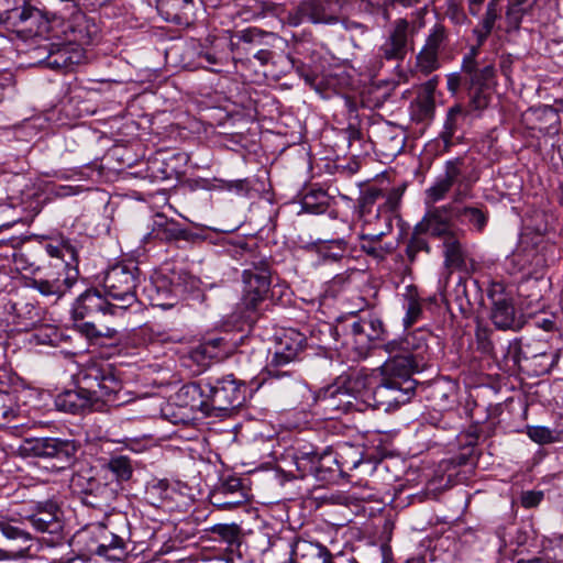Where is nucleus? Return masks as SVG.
Masks as SVG:
<instances>
[{"label": "nucleus", "instance_id": "nucleus-43", "mask_svg": "<svg viewBox=\"0 0 563 563\" xmlns=\"http://www.w3.org/2000/svg\"><path fill=\"white\" fill-rule=\"evenodd\" d=\"M325 456H321L316 451L298 450L294 461L300 477L313 475L320 472L321 462Z\"/></svg>", "mask_w": 563, "mask_h": 563}, {"label": "nucleus", "instance_id": "nucleus-41", "mask_svg": "<svg viewBox=\"0 0 563 563\" xmlns=\"http://www.w3.org/2000/svg\"><path fill=\"white\" fill-rule=\"evenodd\" d=\"M511 262L527 274L538 273L545 265V258L534 247H522L512 254Z\"/></svg>", "mask_w": 563, "mask_h": 563}, {"label": "nucleus", "instance_id": "nucleus-64", "mask_svg": "<svg viewBox=\"0 0 563 563\" xmlns=\"http://www.w3.org/2000/svg\"><path fill=\"white\" fill-rule=\"evenodd\" d=\"M343 133L350 147H352L355 142H360L363 139L361 130L353 123H350L349 126L343 130Z\"/></svg>", "mask_w": 563, "mask_h": 563}, {"label": "nucleus", "instance_id": "nucleus-61", "mask_svg": "<svg viewBox=\"0 0 563 563\" xmlns=\"http://www.w3.org/2000/svg\"><path fill=\"white\" fill-rule=\"evenodd\" d=\"M9 402H11L10 394L0 391V426L4 424L13 413Z\"/></svg>", "mask_w": 563, "mask_h": 563}, {"label": "nucleus", "instance_id": "nucleus-53", "mask_svg": "<svg viewBox=\"0 0 563 563\" xmlns=\"http://www.w3.org/2000/svg\"><path fill=\"white\" fill-rule=\"evenodd\" d=\"M423 232H417L416 227L409 238L406 246V255L410 263H413L420 253L429 254L431 251L430 244L426 238H423Z\"/></svg>", "mask_w": 563, "mask_h": 563}, {"label": "nucleus", "instance_id": "nucleus-50", "mask_svg": "<svg viewBox=\"0 0 563 563\" xmlns=\"http://www.w3.org/2000/svg\"><path fill=\"white\" fill-rule=\"evenodd\" d=\"M209 531L225 542L229 548L238 547L241 540V528L235 523H218Z\"/></svg>", "mask_w": 563, "mask_h": 563}, {"label": "nucleus", "instance_id": "nucleus-34", "mask_svg": "<svg viewBox=\"0 0 563 563\" xmlns=\"http://www.w3.org/2000/svg\"><path fill=\"white\" fill-rule=\"evenodd\" d=\"M76 272L75 275H70L68 272L60 269L57 272L56 277L33 279L32 286L44 296L60 298L76 283Z\"/></svg>", "mask_w": 563, "mask_h": 563}, {"label": "nucleus", "instance_id": "nucleus-49", "mask_svg": "<svg viewBox=\"0 0 563 563\" xmlns=\"http://www.w3.org/2000/svg\"><path fill=\"white\" fill-rule=\"evenodd\" d=\"M106 467L115 476V481L113 483L119 486L121 482L129 481L133 474L131 460L125 455L112 456L108 461Z\"/></svg>", "mask_w": 563, "mask_h": 563}, {"label": "nucleus", "instance_id": "nucleus-42", "mask_svg": "<svg viewBox=\"0 0 563 563\" xmlns=\"http://www.w3.org/2000/svg\"><path fill=\"white\" fill-rule=\"evenodd\" d=\"M455 219L462 224L472 227L477 232H483L488 222L487 210L473 206L455 207Z\"/></svg>", "mask_w": 563, "mask_h": 563}, {"label": "nucleus", "instance_id": "nucleus-57", "mask_svg": "<svg viewBox=\"0 0 563 563\" xmlns=\"http://www.w3.org/2000/svg\"><path fill=\"white\" fill-rule=\"evenodd\" d=\"M325 199L324 192H310L306 194L301 200V209L307 213H322L324 212L327 206L324 201H319L318 199Z\"/></svg>", "mask_w": 563, "mask_h": 563}, {"label": "nucleus", "instance_id": "nucleus-24", "mask_svg": "<svg viewBox=\"0 0 563 563\" xmlns=\"http://www.w3.org/2000/svg\"><path fill=\"white\" fill-rule=\"evenodd\" d=\"M463 167V158L448 161L444 166V174L440 175L434 184L426 190V203L433 205L444 199L452 186L459 181L462 176Z\"/></svg>", "mask_w": 563, "mask_h": 563}, {"label": "nucleus", "instance_id": "nucleus-22", "mask_svg": "<svg viewBox=\"0 0 563 563\" xmlns=\"http://www.w3.org/2000/svg\"><path fill=\"white\" fill-rule=\"evenodd\" d=\"M489 297L492 299L490 319L495 327L500 330L515 329L517 321L512 298L504 292L499 284L493 286Z\"/></svg>", "mask_w": 563, "mask_h": 563}, {"label": "nucleus", "instance_id": "nucleus-15", "mask_svg": "<svg viewBox=\"0 0 563 563\" xmlns=\"http://www.w3.org/2000/svg\"><path fill=\"white\" fill-rule=\"evenodd\" d=\"M11 30L23 40L33 37L55 40L53 37V16L48 18L30 2L24 7L23 14L19 15Z\"/></svg>", "mask_w": 563, "mask_h": 563}, {"label": "nucleus", "instance_id": "nucleus-21", "mask_svg": "<svg viewBox=\"0 0 563 563\" xmlns=\"http://www.w3.org/2000/svg\"><path fill=\"white\" fill-rule=\"evenodd\" d=\"M387 353H402L411 358V362L420 365L426 364V353L428 350L426 333L421 330L407 333L404 338L393 340L384 345Z\"/></svg>", "mask_w": 563, "mask_h": 563}, {"label": "nucleus", "instance_id": "nucleus-7", "mask_svg": "<svg viewBox=\"0 0 563 563\" xmlns=\"http://www.w3.org/2000/svg\"><path fill=\"white\" fill-rule=\"evenodd\" d=\"M70 489L88 507L106 510L118 497L119 485L95 476L91 471H80L70 478Z\"/></svg>", "mask_w": 563, "mask_h": 563}, {"label": "nucleus", "instance_id": "nucleus-5", "mask_svg": "<svg viewBox=\"0 0 563 563\" xmlns=\"http://www.w3.org/2000/svg\"><path fill=\"white\" fill-rule=\"evenodd\" d=\"M79 450V443L62 438H25L18 446V454L24 459L37 457L47 460L56 470L70 467Z\"/></svg>", "mask_w": 563, "mask_h": 563}, {"label": "nucleus", "instance_id": "nucleus-14", "mask_svg": "<svg viewBox=\"0 0 563 563\" xmlns=\"http://www.w3.org/2000/svg\"><path fill=\"white\" fill-rule=\"evenodd\" d=\"M462 199V194L457 191L454 196L453 202L440 206L431 207L428 209L420 222L416 224L417 232H423L431 236L442 239L443 241L454 235L452 227V219L455 218L454 202Z\"/></svg>", "mask_w": 563, "mask_h": 563}, {"label": "nucleus", "instance_id": "nucleus-13", "mask_svg": "<svg viewBox=\"0 0 563 563\" xmlns=\"http://www.w3.org/2000/svg\"><path fill=\"white\" fill-rule=\"evenodd\" d=\"M449 43V31L442 23L430 27L421 49L416 55V68L428 76L440 68V55Z\"/></svg>", "mask_w": 563, "mask_h": 563}, {"label": "nucleus", "instance_id": "nucleus-10", "mask_svg": "<svg viewBox=\"0 0 563 563\" xmlns=\"http://www.w3.org/2000/svg\"><path fill=\"white\" fill-rule=\"evenodd\" d=\"M347 0H301L288 12L287 23L298 26L305 21L312 24L334 25L341 22Z\"/></svg>", "mask_w": 563, "mask_h": 563}, {"label": "nucleus", "instance_id": "nucleus-39", "mask_svg": "<svg viewBox=\"0 0 563 563\" xmlns=\"http://www.w3.org/2000/svg\"><path fill=\"white\" fill-rule=\"evenodd\" d=\"M444 265L450 269L466 271V252L456 234L448 236L443 241Z\"/></svg>", "mask_w": 563, "mask_h": 563}, {"label": "nucleus", "instance_id": "nucleus-30", "mask_svg": "<svg viewBox=\"0 0 563 563\" xmlns=\"http://www.w3.org/2000/svg\"><path fill=\"white\" fill-rule=\"evenodd\" d=\"M143 296L153 307L172 308L177 302V295L168 278L158 276L148 280L142 290Z\"/></svg>", "mask_w": 563, "mask_h": 563}, {"label": "nucleus", "instance_id": "nucleus-20", "mask_svg": "<svg viewBox=\"0 0 563 563\" xmlns=\"http://www.w3.org/2000/svg\"><path fill=\"white\" fill-rule=\"evenodd\" d=\"M378 228L372 229V224H362L360 232L361 250L374 260L383 261L394 250L391 244H383V238L393 229L389 218L386 217V224L377 223Z\"/></svg>", "mask_w": 563, "mask_h": 563}, {"label": "nucleus", "instance_id": "nucleus-54", "mask_svg": "<svg viewBox=\"0 0 563 563\" xmlns=\"http://www.w3.org/2000/svg\"><path fill=\"white\" fill-rule=\"evenodd\" d=\"M338 457L341 466L351 471L362 463L363 450L360 446L344 443L339 448Z\"/></svg>", "mask_w": 563, "mask_h": 563}, {"label": "nucleus", "instance_id": "nucleus-44", "mask_svg": "<svg viewBox=\"0 0 563 563\" xmlns=\"http://www.w3.org/2000/svg\"><path fill=\"white\" fill-rule=\"evenodd\" d=\"M530 9L531 5L529 4V0H508L505 12V31H518L521 26L523 16L530 11Z\"/></svg>", "mask_w": 563, "mask_h": 563}, {"label": "nucleus", "instance_id": "nucleus-2", "mask_svg": "<svg viewBox=\"0 0 563 563\" xmlns=\"http://www.w3.org/2000/svg\"><path fill=\"white\" fill-rule=\"evenodd\" d=\"M406 184L398 186L369 185L361 190L357 199V212L362 224H386V217L393 224V219L398 217Z\"/></svg>", "mask_w": 563, "mask_h": 563}, {"label": "nucleus", "instance_id": "nucleus-51", "mask_svg": "<svg viewBox=\"0 0 563 563\" xmlns=\"http://www.w3.org/2000/svg\"><path fill=\"white\" fill-rule=\"evenodd\" d=\"M391 386V400L394 401V407H398L404 405L410 400L416 390V380L415 379H405V380H393Z\"/></svg>", "mask_w": 563, "mask_h": 563}, {"label": "nucleus", "instance_id": "nucleus-55", "mask_svg": "<svg viewBox=\"0 0 563 563\" xmlns=\"http://www.w3.org/2000/svg\"><path fill=\"white\" fill-rule=\"evenodd\" d=\"M412 108V117L417 121H426L433 117L434 114V100L432 96H424L422 98H418L411 106Z\"/></svg>", "mask_w": 563, "mask_h": 563}, {"label": "nucleus", "instance_id": "nucleus-8", "mask_svg": "<svg viewBox=\"0 0 563 563\" xmlns=\"http://www.w3.org/2000/svg\"><path fill=\"white\" fill-rule=\"evenodd\" d=\"M423 24V20L410 22L404 18L396 19L377 48L376 57L379 62H402L407 54L413 51L415 36Z\"/></svg>", "mask_w": 563, "mask_h": 563}, {"label": "nucleus", "instance_id": "nucleus-25", "mask_svg": "<svg viewBox=\"0 0 563 563\" xmlns=\"http://www.w3.org/2000/svg\"><path fill=\"white\" fill-rule=\"evenodd\" d=\"M212 504L220 509L232 510L247 500L240 478L230 476L224 479L213 492Z\"/></svg>", "mask_w": 563, "mask_h": 563}, {"label": "nucleus", "instance_id": "nucleus-59", "mask_svg": "<svg viewBox=\"0 0 563 563\" xmlns=\"http://www.w3.org/2000/svg\"><path fill=\"white\" fill-rule=\"evenodd\" d=\"M95 319H86L84 321H79L80 323H77L76 327L78 331L84 334L88 339H98L101 336H111L108 333H103L102 331L98 330L95 322Z\"/></svg>", "mask_w": 563, "mask_h": 563}, {"label": "nucleus", "instance_id": "nucleus-56", "mask_svg": "<svg viewBox=\"0 0 563 563\" xmlns=\"http://www.w3.org/2000/svg\"><path fill=\"white\" fill-rule=\"evenodd\" d=\"M527 434L538 444H550L559 441V435L553 430L543 426L528 427Z\"/></svg>", "mask_w": 563, "mask_h": 563}, {"label": "nucleus", "instance_id": "nucleus-63", "mask_svg": "<svg viewBox=\"0 0 563 563\" xmlns=\"http://www.w3.org/2000/svg\"><path fill=\"white\" fill-rule=\"evenodd\" d=\"M448 90L456 93L462 85L465 86V75L460 73H452L446 76Z\"/></svg>", "mask_w": 563, "mask_h": 563}, {"label": "nucleus", "instance_id": "nucleus-18", "mask_svg": "<svg viewBox=\"0 0 563 563\" xmlns=\"http://www.w3.org/2000/svg\"><path fill=\"white\" fill-rule=\"evenodd\" d=\"M42 44L35 53L43 52L45 56L38 59L40 65L54 70H65L79 63L80 52L70 43L63 40H49Z\"/></svg>", "mask_w": 563, "mask_h": 563}, {"label": "nucleus", "instance_id": "nucleus-58", "mask_svg": "<svg viewBox=\"0 0 563 563\" xmlns=\"http://www.w3.org/2000/svg\"><path fill=\"white\" fill-rule=\"evenodd\" d=\"M468 89L470 104L474 110H483L487 108L490 101V96L486 91L487 87H473L465 86Z\"/></svg>", "mask_w": 563, "mask_h": 563}, {"label": "nucleus", "instance_id": "nucleus-6", "mask_svg": "<svg viewBox=\"0 0 563 563\" xmlns=\"http://www.w3.org/2000/svg\"><path fill=\"white\" fill-rule=\"evenodd\" d=\"M247 386L233 374L206 379L209 416L220 417L241 407L246 400Z\"/></svg>", "mask_w": 563, "mask_h": 563}, {"label": "nucleus", "instance_id": "nucleus-27", "mask_svg": "<svg viewBox=\"0 0 563 563\" xmlns=\"http://www.w3.org/2000/svg\"><path fill=\"white\" fill-rule=\"evenodd\" d=\"M150 235L168 243L178 241L191 242L197 238L191 230L162 213L155 214Z\"/></svg>", "mask_w": 563, "mask_h": 563}, {"label": "nucleus", "instance_id": "nucleus-12", "mask_svg": "<svg viewBox=\"0 0 563 563\" xmlns=\"http://www.w3.org/2000/svg\"><path fill=\"white\" fill-rule=\"evenodd\" d=\"M32 534L21 527L18 519L0 517V560L31 558Z\"/></svg>", "mask_w": 563, "mask_h": 563}, {"label": "nucleus", "instance_id": "nucleus-62", "mask_svg": "<svg viewBox=\"0 0 563 563\" xmlns=\"http://www.w3.org/2000/svg\"><path fill=\"white\" fill-rule=\"evenodd\" d=\"M543 499V493L542 492H525L521 496V505L525 508H532L538 506L541 500Z\"/></svg>", "mask_w": 563, "mask_h": 563}, {"label": "nucleus", "instance_id": "nucleus-33", "mask_svg": "<svg viewBox=\"0 0 563 563\" xmlns=\"http://www.w3.org/2000/svg\"><path fill=\"white\" fill-rule=\"evenodd\" d=\"M291 563H333V561L327 547L300 538L292 550Z\"/></svg>", "mask_w": 563, "mask_h": 563}, {"label": "nucleus", "instance_id": "nucleus-19", "mask_svg": "<svg viewBox=\"0 0 563 563\" xmlns=\"http://www.w3.org/2000/svg\"><path fill=\"white\" fill-rule=\"evenodd\" d=\"M238 349L233 334L224 332L206 338L190 352L192 361L202 364L207 360H223L232 355Z\"/></svg>", "mask_w": 563, "mask_h": 563}, {"label": "nucleus", "instance_id": "nucleus-1", "mask_svg": "<svg viewBox=\"0 0 563 563\" xmlns=\"http://www.w3.org/2000/svg\"><path fill=\"white\" fill-rule=\"evenodd\" d=\"M76 389L65 390L55 399L58 410L79 413L86 409L103 411L128 402L121 395L122 382L110 364L90 363L76 375Z\"/></svg>", "mask_w": 563, "mask_h": 563}, {"label": "nucleus", "instance_id": "nucleus-26", "mask_svg": "<svg viewBox=\"0 0 563 563\" xmlns=\"http://www.w3.org/2000/svg\"><path fill=\"white\" fill-rule=\"evenodd\" d=\"M25 520H27L37 532L58 534L63 530L59 508L53 501L37 504L34 511L29 515Z\"/></svg>", "mask_w": 563, "mask_h": 563}, {"label": "nucleus", "instance_id": "nucleus-46", "mask_svg": "<svg viewBox=\"0 0 563 563\" xmlns=\"http://www.w3.org/2000/svg\"><path fill=\"white\" fill-rule=\"evenodd\" d=\"M299 539L300 538H297L296 534L290 530L280 532L278 536L269 539L268 551H271L273 554L287 558L291 563L292 550L295 549V544H297Z\"/></svg>", "mask_w": 563, "mask_h": 563}, {"label": "nucleus", "instance_id": "nucleus-4", "mask_svg": "<svg viewBox=\"0 0 563 563\" xmlns=\"http://www.w3.org/2000/svg\"><path fill=\"white\" fill-rule=\"evenodd\" d=\"M249 266L242 273L243 305L247 311L260 310L271 290L273 260L260 253H250L245 258Z\"/></svg>", "mask_w": 563, "mask_h": 563}, {"label": "nucleus", "instance_id": "nucleus-29", "mask_svg": "<svg viewBox=\"0 0 563 563\" xmlns=\"http://www.w3.org/2000/svg\"><path fill=\"white\" fill-rule=\"evenodd\" d=\"M350 332L354 336L355 343L362 347L369 346L375 341H380L385 335L383 321L375 314L361 317L350 324Z\"/></svg>", "mask_w": 563, "mask_h": 563}, {"label": "nucleus", "instance_id": "nucleus-23", "mask_svg": "<svg viewBox=\"0 0 563 563\" xmlns=\"http://www.w3.org/2000/svg\"><path fill=\"white\" fill-rule=\"evenodd\" d=\"M478 45L471 47L470 52L463 57L462 74L465 75V86L473 87H488L495 78V66L489 63L479 67L477 56L479 53Z\"/></svg>", "mask_w": 563, "mask_h": 563}, {"label": "nucleus", "instance_id": "nucleus-45", "mask_svg": "<svg viewBox=\"0 0 563 563\" xmlns=\"http://www.w3.org/2000/svg\"><path fill=\"white\" fill-rule=\"evenodd\" d=\"M314 246L316 252L324 262H339L347 252V243L344 239L320 241Z\"/></svg>", "mask_w": 563, "mask_h": 563}, {"label": "nucleus", "instance_id": "nucleus-52", "mask_svg": "<svg viewBox=\"0 0 563 563\" xmlns=\"http://www.w3.org/2000/svg\"><path fill=\"white\" fill-rule=\"evenodd\" d=\"M393 380L390 378L380 377L379 383L374 387L372 391L374 406L377 408H384L385 410H389L394 407V401L391 400V386Z\"/></svg>", "mask_w": 563, "mask_h": 563}, {"label": "nucleus", "instance_id": "nucleus-40", "mask_svg": "<svg viewBox=\"0 0 563 563\" xmlns=\"http://www.w3.org/2000/svg\"><path fill=\"white\" fill-rule=\"evenodd\" d=\"M465 111L462 106L456 104L448 110L444 121L443 130L440 133V139L444 143V150L449 151L455 144L454 137L460 128L461 121L465 119Z\"/></svg>", "mask_w": 563, "mask_h": 563}, {"label": "nucleus", "instance_id": "nucleus-3", "mask_svg": "<svg viewBox=\"0 0 563 563\" xmlns=\"http://www.w3.org/2000/svg\"><path fill=\"white\" fill-rule=\"evenodd\" d=\"M141 271L132 261H123L111 266L103 276L102 287L112 305L124 311L140 301L137 287Z\"/></svg>", "mask_w": 563, "mask_h": 563}, {"label": "nucleus", "instance_id": "nucleus-37", "mask_svg": "<svg viewBox=\"0 0 563 563\" xmlns=\"http://www.w3.org/2000/svg\"><path fill=\"white\" fill-rule=\"evenodd\" d=\"M45 250L49 256L63 262V271L67 272L71 268L77 273L75 268L78 263V251L70 240L64 238L54 240L45 245Z\"/></svg>", "mask_w": 563, "mask_h": 563}, {"label": "nucleus", "instance_id": "nucleus-32", "mask_svg": "<svg viewBox=\"0 0 563 563\" xmlns=\"http://www.w3.org/2000/svg\"><path fill=\"white\" fill-rule=\"evenodd\" d=\"M389 357L380 366V376L390 380L412 379L411 375L422 367L411 362L409 356L398 352L388 353Z\"/></svg>", "mask_w": 563, "mask_h": 563}, {"label": "nucleus", "instance_id": "nucleus-28", "mask_svg": "<svg viewBox=\"0 0 563 563\" xmlns=\"http://www.w3.org/2000/svg\"><path fill=\"white\" fill-rule=\"evenodd\" d=\"M174 401L179 407L189 408L191 411H201L209 416L206 379L183 385L174 395Z\"/></svg>", "mask_w": 563, "mask_h": 563}, {"label": "nucleus", "instance_id": "nucleus-48", "mask_svg": "<svg viewBox=\"0 0 563 563\" xmlns=\"http://www.w3.org/2000/svg\"><path fill=\"white\" fill-rule=\"evenodd\" d=\"M27 0H0V23L11 29L23 9L27 4Z\"/></svg>", "mask_w": 563, "mask_h": 563}, {"label": "nucleus", "instance_id": "nucleus-60", "mask_svg": "<svg viewBox=\"0 0 563 563\" xmlns=\"http://www.w3.org/2000/svg\"><path fill=\"white\" fill-rule=\"evenodd\" d=\"M347 384L351 390L361 394L363 390L367 389L371 384V378L366 374L357 372L350 376Z\"/></svg>", "mask_w": 563, "mask_h": 563}, {"label": "nucleus", "instance_id": "nucleus-9", "mask_svg": "<svg viewBox=\"0 0 563 563\" xmlns=\"http://www.w3.org/2000/svg\"><path fill=\"white\" fill-rule=\"evenodd\" d=\"M306 345L307 338L296 329H283L278 332L275 335L272 357L265 366L267 375L272 378L291 376L292 372L283 367L298 360Z\"/></svg>", "mask_w": 563, "mask_h": 563}, {"label": "nucleus", "instance_id": "nucleus-47", "mask_svg": "<svg viewBox=\"0 0 563 563\" xmlns=\"http://www.w3.org/2000/svg\"><path fill=\"white\" fill-rule=\"evenodd\" d=\"M405 297V309L406 314L404 317V325L406 328L411 327L413 323L418 321V319L421 317L422 313V306L420 302V297L418 294V289L416 286H408L406 288V292L404 295Z\"/></svg>", "mask_w": 563, "mask_h": 563}, {"label": "nucleus", "instance_id": "nucleus-35", "mask_svg": "<svg viewBox=\"0 0 563 563\" xmlns=\"http://www.w3.org/2000/svg\"><path fill=\"white\" fill-rule=\"evenodd\" d=\"M76 272L75 275H70L68 272L60 269L57 272L56 277L33 279L32 286L44 296L60 298L76 283Z\"/></svg>", "mask_w": 563, "mask_h": 563}, {"label": "nucleus", "instance_id": "nucleus-38", "mask_svg": "<svg viewBox=\"0 0 563 563\" xmlns=\"http://www.w3.org/2000/svg\"><path fill=\"white\" fill-rule=\"evenodd\" d=\"M500 16V0H489L481 22L473 30L478 46H482L487 41Z\"/></svg>", "mask_w": 563, "mask_h": 563}, {"label": "nucleus", "instance_id": "nucleus-11", "mask_svg": "<svg viewBox=\"0 0 563 563\" xmlns=\"http://www.w3.org/2000/svg\"><path fill=\"white\" fill-rule=\"evenodd\" d=\"M100 26L95 18L84 12H75L69 19L53 16V37L70 43L73 46L89 45L98 40Z\"/></svg>", "mask_w": 563, "mask_h": 563}, {"label": "nucleus", "instance_id": "nucleus-16", "mask_svg": "<svg viewBox=\"0 0 563 563\" xmlns=\"http://www.w3.org/2000/svg\"><path fill=\"white\" fill-rule=\"evenodd\" d=\"M197 58L202 68L221 73L232 59V43L225 37L209 35L199 44Z\"/></svg>", "mask_w": 563, "mask_h": 563}, {"label": "nucleus", "instance_id": "nucleus-17", "mask_svg": "<svg viewBox=\"0 0 563 563\" xmlns=\"http://www.w3.org/2000/svg\"><path fill=\"white\" fill-rule=\"evenodd\" d=\"M118 309L97 288H89L77 297L71 308L74 321L97 319L99 316L117 314Z\"/></svg>", "mask_w": 563, "mask_h": 563}, {"label": "nucleus", "instance_id": "nucleus-31", "mask_svg": "<svg viewBox=\"0 0 563 563\" xmlns=\"http://www.w3.org/2000/svg\"><path fill=\"white\" fill-rule=\"evenodd\" d=\"M95 552L109 559H119L124 552V536L114 532L108 523H99L95 528Z\"/></svg>", "mask_w": 563, "mask_h": 563}, {"label": "nucleus", "instance_id": "nucleus-36", "mask_svg": "<svg viewBox=\"0 0 563 563\" xmlns=\"http://www.w3.org/2000/svg\"><path fill=\"white\" fill-rule=\"evenodd\" d=\"M194 0H159L158 10L164 18L173 23L189 24L194 15Z\"/></svg>", "mask_w": 563, "mask_h": 563}]
</instances>
